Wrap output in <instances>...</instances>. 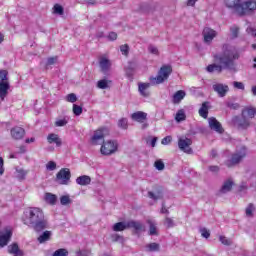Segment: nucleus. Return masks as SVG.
Returning a JSON list of instances; mask_svg holds the SVG:
<instances>
[{"instance_id": "8", "label": "nucleus", "mask_w": 256, "mask_h": 256, "mask_svg": "<svg viewBox=\"0 0 256 256\" xmlns=\"http://www.w3.org/2000/svg\"><path fill=\"white\" fill-rule=\"evenodd\" d=\"M56 181L60 185H69V181H71V171H69V168L61 169L56 175Z\"/></svg>"}, {"instance_id": "1", "label": "nucleus", "mask_w": 256, "mask_h": 256, "mask_svg": "<svg viewBox=\"0 0 256 256\" xmlns=\"http://www.w3.org/2000/svg\"><path fill=\"white\" fill-rule=\"evenodd\" d=\"M241 57L239 50L231 44H224L222 46V53L215 56L216 63L207 66L208 73H221L223 69L233 71L235 69V61Z\"/></svg>"}, {"instance_id": "17", "label": "nucleus", "mask_w": 256, "mask_h": 256, "mask_svg": "<svg viewBox=\"0 0 256 256\" xmlns=\"http://www.w3.org/2000/svg\"><path fill=\"white\" fill-rule=\"evenodd\" d=\"M99 67H100L102 73H107V71H109V69H111V60H109L105 56L100 57Z\"/></svg>"}, {"instance_id": "40", "label": "nucleus", "mask_w": 256, "mask_h": 256, "mask_svg": "<svg viewBox=\"0 0 256 256\" xmlns=\"http://www.w3.org/2000/svg\"><path fill=\"white\" fill-rule=\"evenodd\" d=\"M7 75H9L7 70H0V83L9 82Z\"/></svg>"}, {"instance_id": "9", "label": "nucleus", "mask_w": 256, "mask_h": 256, "mask_svg": "<svg viewBox=\"0 0 256 256\" xmlns=\"http://www.w3.org/2000/svg\"><path fill=\"white\" fill-rule=\"evenodd\" d=\"M192 144H193V141L187 137H180L178 139V147L180 151H183L188 155H191V153H193V149H191Z\"/></svg>"}, {"instance_id": "59", "label": "nucleus", "mask_w": 256, "mask_h": 256, "mask_svg": "<svg viewBox=\"0 0 256 256\" xmlns=\"http://www.w3.org/2000/svg\"><path fill=\"white\" fill-rule=\"evenodd\" d=\"M247 33L249 35H252L253 37H256V29L255 28H251V27L247 28Z\"/></svg>"}, {"instance_id": "32", "label": "nucleus", "mask_w": 256, "mask_h": 256, "mask_svg": "<svg viewBox=\"0 0 256 256\" xmlns=\"http://www.w3.org/2000/svg\"><path fill=\"white\" fill-rule=\"evenodd\" d=\"M185 119H187V115H185V110H178L175 116V120L177 121V123H181V121H185Z\"/></svg>"}, {"instance_id": "37", "label": "nucleus", "mask_w": 256, "mask_h": 256, "mask_svg": "<svg viewBox=\"0 0 256 256\" xmlns=\"http://www.w3.org/2000/svg\"><path fill=\"white\" fill-rule=\"evenodd\" d=\"M148 197L150 199H153L154 201H157L159 199H161V197H163V194L161 192H148Z\"/></svg>"}, {"instance_id": "36", "label": "nucleus", "mask_w": 256, "mask_h": 256, "mask_svg": "<svg viewBox=\"0 0 256 256\" xmlns=\"http://www.w3.org/2000/svg\"><path fill=\"white\" fill-rule=\"evenodd\" d=\"M246 217H253L255 213V205L249 204L245 209Z\"/></svg>"}, {"instance_id": "28", "label": "nucleus", "mask_w": 256, "mask_h": 256, "mask_svg": "<svg viewBox=\"0 0 256 256\" xmlns=\"http://www.w3.org/2000/svg\"><path fill=\"white\" fill-rule=\"evenodd\" d=\"M125 229H129V221L127 222H118L113 225V231H125Z\"/></svg>"}, {"instance_id": "19", "label": "nucleus", "mask_w": 256, "mask_h": 256, "mask_svg": "<svg viewBox=\"0 0 256 256\" xmlns=\"http://www.w3.org/2000/svg\"><path fill=\"white\" fill-rule=\"evenodd\" d=\"M9 89H11V85L9 82H0V99L1 101H5V97L9 95Z\"/></svg>"}, {"instance_id": "53", "label": "nucleus", "mask_w": 256, "mask_h": 256, "mask_svg": "<svg viewBox=\"0 0 256 256\" xmlns=\"http://www.w3.org/2000/svg\"><path fill=\"white\" fill-rule=\"evenodd\" d=\"M54 13H57L58 15H63V6L59 4L54 5Z\"/></svg>"}, {"instance_id": "22", "label": "nucleus", "mask_w": 256, "mask_h": 256, "mask_svg": "<svg viewBox=\"0 0 256 256\" xmlns=\"http://www.w3.org/2000/svg\"><path fill=\"white\" fill-rule=\"evenodd\" d=\"M47 141L48 143L50 144H55L56 147H61L63 141L59 138V135L57 134H49L48 137H47Z\"/></svg>"}, {"instance_id": "20", "label": "nucleus", "mask_w": 256, "mask_h": 256, "mask_svg": "<svg viewBox=\"0 0 256 256\" xmlns=\"http://www.w3.org/2000/svg\"><path fill=\"white\" fill-rule=\"evenodd\" d=\"M8 253L13 256H23V250L19 249V245L17 243H12L8 246Z\"/></svg>"}, {"instance_id": "35", "label": "nucleus", "mask_w": 256, "mask_h": 256, "mask_svg": "<svg viewBox=\"0 0 256 256\" xmlns=\"http://www.w3.org/2000/svg\"><path fill=\"white\" fill-rule=\"evenodd\" d=\"M247 115V117H249V119H253V117H255V114H256V108H253V107H250V108H247L243 111V115Z\"/></svg>"}, {"instance_id": "18", "label": "nucleus", "mask_w": 256, "mask_h": 256, "mask_svg": "<svg viewBox=\"0 0 256 256\" xmlns=\"http://www.w3.org/2000/svg\"><path fill=\"white\" fill-rule=\"evenodd\" d=\"M233 185H235V183L232 179L225 180L219 190L220 195H225L226 193L231 192V189H233Z\"/></svg>"}, {"instance_id": "54", "label": "nucleus", "mask_w": 256, "mask_h": 256, "mask_svg": "<svg viewBox=\"0 0 256 256\" xmlns=\"http://www.w3.org/2000/svg\"><path fill=\"white\" fill-rule=\"evenodd\" d=\"M219 241L221 242L222 245H231V240H229L225 236H220Z\"/></svg>"}, {"instance_id": "23", "label": "nucleus", "mask_w": 256, "mask_h": 256, "mask_svg": "<svg viewBox=\"0 0 256 256\" xmlns=\"http://www.w3.org/2000/svg\"><path fill=\"white\" fill-rule=\"evenodd\" d=\"M44 201L47 205H56L57 203V195L53 193L46 192L44 194Z\"/></svg>"}, {"instance_id": "10", "label": "nucleus", "mask_w": 256, "mask_h": 256, "mask_svg": "<svg viewBox=\"0 0 256 256\" xmlns=\"http://www.w3.org/2000/svg\"><path fill=\"white\" fill-rule=\"evenodd\" d=\"M224 3L228 9H233L238 15L243 13V2L241 0H224Z\"/></svg>"}, {"instance_id": "58", "label": "nucleus", "mask_w": 256, "mask_h": 256, "mask_svg": "<svg viewBox=\"0 0 256 256\" xmlns=\"http://www.w3.org/2000/svg\"><path fill=\"white\" fill-rule=\"evenodd\" d=\"M57 63V57H50L47 60L46 65H55Z\"/></svg>"}, {"instance_id": "46", "label": "nucleus", "mask_w": 256, "mask_h": 256, "mask_svg": "<svg viewBox=\"0 0 256 256\" xmlns=\"http://www.w3.org/2000/svg\"><path fill=\"white\" fill-rule=\"evenodd\" d=\"M154 167L158 171H163V169H165V163H163L161 160H156L155 163H154Z\"/></svg>"}, {"instance_id": "64", "label": "nucleus", "mask_w": 256, "mask_h": 256, "mask_svg": "<svg viewBox=\"0 0 256 256\" xmlns=\"http://www.w3.org/2000/svg\"><path fill=\"white\" fill-rule=\"evenodd\" d=\"M252 93H253V95H256V86L252 87Z\"/></svg>"}, {"instance_id": "51", "label": "nucleus", "mask_w": 256, "mask_h": 256, "mask_svg": "<svg viewBox=\"0 0 256 256\" xmlns=\"http://www.w3.org/2000/svg\"><path fill=\"white\" fill-rule=\"evenodd\" d=\"M148 51L149 53H151V55H159V48H157V46H154V45L148 46Z\"/></svg>"}, {"instance_id": "33", "label": "nucleus", "mask_w": 256, "mask_h": 256, "mask_svg": "<svg viewBox=\"0 0 256 256\" xmlns=\"http://www.w3.org/2000/svg\"><path fill=\"white\" fill-rule=\"evenodd\" d=\"M60 203L61 205L67 206L71 205L73 203V200L71 199V196H69V194H66L60 197Z\"/></svg>"}, {"instance_id": "47", "label": "nucleus", "mask_w": 256, "mask_h": 256, "mask_svg": "<svg viewBox=\"0 0 256 256\" xmlns=\"http://www.w3.org/2000/svg\"><path fill=\"white\" fill-rule=\"evenodd\" d=\"M232 85L234 89H240V91H245V84H243V82L234 81Z\"/></svg>"}, {"instance_id": "3", "label": "nucleus", "mask_w": 256, "mask_h": 256, "mask_svg": "<svg viewBox=\"0 0 256 256\" xmlns=\"http://www.w3.org/2000/svg\"><path fill=\"white\" fill-rule=\"evenodd\" d=\"M171 73H173V67L171 65H163L156 77H150V83L152 85H161V83H165L169 79Z\"/></svg>"}, {"instance_id": "45", "label": "nucleus", "mask_w": 256, "mask_h": 256, "mask_svg": "<svg viewBox=\"0 0 256 256\" xmlns=\"http://www.w3.org/2000/svg\"><path fill=\"white\" fill-rule=\"evenodd\" d=\"M73 113H74V115L79 117V115H81V113H83V108L77 104H74L73 105Z\"/></svg>"}, {"instance_id": "63", "label": "nucleus", "mask_w": 256, "mask_h": 256, "mask_svg": "<svg viewBox=\"0 0 256 256\" xmlns=\"http://www.w3.org/2000/svg\"><path fill=\"white\" fill-rule=\"evenodd\" d=\"M156 144H157V137H154V138L151 140V147H155Z\"/></svg>"}, {"instance_id": "7", "label": "nucleus", "mask_w": 256, "mask_h": 256, "mask_svg": "<svg viewBox=\"0 0 256 256\" xmlns=\"http://www.w3.org/2000/svg\"><path fill=\"white\" fill-rule=\"evenodd\" d=\"M11 237H13V229L11 227H5L0 230V247H7L11 243Z\"/></svg>"}, {"instance_id": "52", "label": "nucleus", "mask_w": 256, "mask_h": 256, "mask_svg": "<svg viewBox=\"0 0 256 256\" xmlns=\"http://www.w3.org/2000/svg\"><path fill=\"white\" fill-rule=\"evenodd\" d=\"M118 127H121V129H127L128 127L127 119L125 118L120 119L118 122Z\"/></svg>"}, {"instance_id": "61", "label": "nucleus", "mask_w": 256, "mask_h": 256, "mask_svg": "<svg viewBox=\"0 0 256 256\" xmlns=\"http://www.w3.org/2000/svg\"><path fill=\"white\" fill-rule=\"evenodd\" d=\"M239 191H240V192L247 191V184H246V183H242V184L239 186Z\"/></svg>"}, {"instance_id": "13", "label": "nucleus", "mask_w": 256, "mask_h": 256, "mask_svg": "<svg viewBox=\"0 0 256 256\" xmlns=\"http://www.w3.org/2000/svg\"><path fill=\"white\" fill-rule=\"evenodd\" d=\"M10 135L12 139L19 141L25 137V129L19 126H15L10 130Z\"/></svg>"}, {"instance_id": "38", "label": "nucleus", "mask_w": 256, "mask_h": 256, "mask_svg": "<svg viewBox=\"0 0 256 256\" xmlns=\"http://www.w3.org/2000/svg\"><path fill=\"white\" fill-rule=\"evenodd\" d=\"M238 35H239V27L232 26L230 28V38L231 39H237Z\"/></svg>"}, {"instance_id": "12", "label": "nucleus", "mask_w": 256, "mask_h": 256, "mask_svg": "<svg viewBox=\"0 0 256 256\" xmlns=\"http://www.w3.org/2000/svg\"><path fill=\"white\" fill-rule=\"evenodd\" d=\"M212 89L219 97H225L229 93V86L227 84L216 83L212 86Z\"/></svg>"}, {"instance_id": "2", "label": "nucleus", "mask_w": 256, "mask_h": 256, "mask_svg": "<svg viewBox=\"0 0 256 256\" xmlns=\"http://www.w3.org/2000/svg\"><path fill=\"white\" fill-rule=\"evenodd\" d=\"M24 225L32 227L35 231H43L49 227V223L45 219L43 210L38 207H30L24 211L23 215Z\"/></svg>"}, {"instance_id": "5", "label": "nucleus", "mask_w": 256, "mask_h": 256, "mask_svg": "<svg viewBox=\"0 0 256 256\" xmlns=\"http://www.w3.org/2000/svg\"><path fill=\"white\" fill-rule=\"evenodd\" d=\"M247 156V148L242 146L237 148L235 153L232 155L231 159L226 162L227 167H233V165H237V163H241L243 159Z\"/></svg>"}, {"instance_id": "39", "label": "nucleus", "mask_w": 256, "mask_h": 256, "mask_svg": "<svg viewBox=\"0 0 256 256\" xmlns=\"http://www.w3.org/2000/svg\"><path fill=\"white\" fill-rule=\"evenodd\" d=\"M67 123H69V118L64 117L62 119L56 120L55 125H56V127H65V125H67Z\"/></svg>"}, {"instance_id": "16", "label": "nucleus", "mask_w": 256, "mask_h": 256, "mask_svg": "<svg viewBox=\"0 0 256 256\" xmlns=\"http://www.w3.org/2000/svg\"><path fill=\"white\" fill-rule=\"evenodd\" d=\"M151 87V83H144L139 82L138 83V91L142 97H149L151 95V92L149 91Z\"/></svg>"}, {"instance_id": "31", "label": "nucleus", "mask_w": 256, "mask_h": 256, "mask_svg": "<svg viewBox=\"0 0 256 256\" xmlns=\"http://www.w3.org/2000/svg\"><path fill=\"white\" fill-rule=\"evenodd\" d=\"M149 235H157V222L155 220H148Z\"/></svg>"}, {"instance_id": "25", "label": "nucleus", "mask_w": 256, "mask_h": 256, "mask_svg": "<svg viewBox=\"0 0 256 256\" xmlns=\"http://www.w3.org/2000/svg\"><path fill=\"white\" fill-rule=\"evenodd\" d=\"M76 183L77 185H81V186L91 185V177L88 175L79 176L76 179Z\"/></svg>"}, {"instance_id": "62", "label": "nucleus", "mask_w": 256, "mask_h": 256, "mask_svg": "<svg viewBox=\"0 0 256 256\" xmlns=\"http://www.w3.org/2000/svg\"><path fill=\"white\" fill-rule=\"evenodd\" d=\"M210 171H212L213 173H217V171H219V167L217 166H210Z\"/></svg>"}, {"instance_id": "42", "label": "nucleus", "mask_w": 256, "mask_h": 256, "mask_svg": "<svg viewBox=\"0 0 256 256\" xmlns=\"http://www.w3.org/2000/svg\"><path fill=\"white\" fill-rule=\"evenodd\" d=\"M164 225L168 229H171V227H175V220H173V218L166 217L164 220Z\"/></svg>"}, {"instance_id": "24", "label": "nucleus", "mask_w": 256, "mask_h": 256, "mask_svg": "<svg viewBox=\"0 0 256 256\" xmlns=\"http://www.w3.org/2000/svg\"><path fill=\"white\" fill-rule=\"evenodd\" d=\"M133 121H137L138 123H143V121H145V119H147V113L145 112H135L131 115Z\"/></svg>"}, {"instance_id": "30", "label": "nucleus", "mask_w": 256, "mask_h": 256, "mask_svg": "<svg viewBox=\"0 0 256 256\" xmlns=\"http://www.w3.org/2000/svg\"><path fill=\"white\" fill-rule=\"evenodd\" d=\"M98 89H109L111 87V80L102 79L97 82Z\"/></svg>"}, {"instance_id": "29", "label": "nucleus", "mask_w": 256, "mask_h": 256, "mask_svg": "<svg viewBox=\"0 0 256 256\" xmlns=\"http://www.w3.org/2000/svg\"><path fill=\"white\" fill-rule=\"evenodd\" d=\"M185 91L179 90L173 95V103H181L185 99Z\"/></svg>"}, {"instance_id": "60", "label": "nucleus", "mask_w": 256, "mask_h": 256, "mask_svg": "<svg viewBox=\"0 0 256 256\" xmlns=\"http://www.w3.org/2000/svg\"><path fill=\"white\" fill-rule=\"evenodd\" d=\"M197 1L199 0H187L186 5L187 7H195V4L197 3Z\"/></svg>"}, {"instance_id": "15", "label": "nucleus", "mask_w": 256, "mask_h": 256, "mask_svg": "<svg viewBox=\"0 0 256 256\" xmlns=\"http://www.w3.org/2000/svg\"><path fill=\"white\" fill-rule=\"evenodd\" d=\"M242 9H243V12H240V15H247V13H249V11H255L256 1L249 0L246 2H242Z\"/></svg>"}, {"instance_id": "27", "label": "nucleus", "mask_w": 256, "mask_h": 256, "mask_svg": "<svg viewBox=\"0 0 256 256\" xmlns=\"http://www.w3.org/2000/svg\"><path fill=\"white\" fill-rule=\"evenodd\" d=\"M199 115L200 117H203V119H207L209 115V102H204L199 109Z\"/></svg>"}, {"instance_id": "41", "label": "nucleus", "mask_w": 256, "mask_h": 256, "mask_svg": "<svg viewBox=\"0 0 256 256\" xmlns=\"http://www.w3.org/2000/svg\"><path fill=\"white\" fill-rule=\"evenodd\" d=\"M67 255H69V251H67V249L65 248H60L52 254V256H67Z\"/></svg>"}, {"instance_id": "50", "label": "nucleus", "mask_w": 256, "mask_h": 256, "mask_svg": "<svg viewBox=\"0 0 256 256\" xmlns=\"http://www.w3.org/2000/svg\"><path fill=\"white\" fill-rule=\"evenodd\" d=\"M46 169H47V171H55L57 169V164L53 161H49L46 164Z\"/></svg>"}, {"instance_id": "55", "label": "nucleus", "mask_w": 256, "mask_h": 256, "mask_svg": "<svg viewBox=\"0 0 256 256\" xmlns=\"http://www.w3.org/2000/svg\"><path fill=\"white\" fill-rule=\"evenodd\" d=\"M173 141V137L171 136H166L165 138L162 139L161 144L162 145H169Z\"/></svg>"}, {"instance_id": "49", "label": "nucleus", "mask_w": 256, "mask_h": 256, "mask_svg": "<svg viewBox=\"0 0 256 256\" xmlns=\"http://www.w3.org/2000/svg\"><path fill=\"white\" fill-rule=\"evenodd\" d=\"M200 233L201 236L204 237V239H209V237H211V232L207 230V228H201Z\"/></svg>"}, {"instance_id": "44", "label": "nucleus", "mask_w": 256, "mask_h": 256, "mask_svg": "<svg viewBox=\"0 0 256 256\" xmlns=\"http://www.w3.org/2000/svg\"><path fill=\"white\" fill-rule=\"evenodd\" d=\"M120 51H121L122 55H124V57H128L129 56V45H127V44L121 45Z\"/></svg>"}, {"instance_id": "14", "label": "nucleus", "mask_w": 256, "mask_h": 256, "mask_svg": "<svg viewBox=\"0 0 256 256\" xmlns=\"http://www.w3.org/2000/svg\"><path fill=\"white\" fill-rule=\"evenodd\" d=\"M208 124L212 131H216V133H223V126H221V123L217 120V118L210 117L208 119Z\"/></svg>"}, {"instance_id": "4", "label": "nucleus", "mask_w": 256, "mask_h": 256, "mask_svg": "<svg viewBox=\"0 0 256 256\" xmlns=\"http://www.w3.org/2000/svg\"><path fill=\"white\" fill-rule=\"evenodd\" d=\"M119 149V143L115 140H106L103 141L100 148L101 155L109 157L110 155H115Z\"/></svg>"}, {"instance_id": "56", "label": "nucleus", "mask_w": 256, "mask_h": 256, "mask_svg": "<svg viewBox=\"0 0 256 256\" xmlns=\"http://www.w3.org/2000/svg\"><path fill=\"white\" fill-rule=\"evenodd\" d=\"M107 39L109 41H117V33L115 32H110L107 36Z\"/></svg>"}, {"instance_id": "21", "label": "nucleus", "mask_w": 256, "mask_h": 256, "mask_svg": "<svg viewBox=\"0 0 256 256\" xmlns=\"http://www.w3.org/2000/svg\"><path fill=\"white\" fill-rule=\"evenodd\" d=\"M28 173H29V170H26V169L21 168V167H16L15 177L19 181H25V178L27 177Z\"/></svg>"}, {"instance_id": "57", "label": "nucleus", "mask_w": 256, "mask_h": 256, "mask_svg": "<svg viewBox=\"0 0 256 256\" xmlns=\"http://www.w3.org/2000/svg\"><path fill=\"white\" fill-rule=\"evenodd\" d=\"M76 255L77 256H90L91 255V252L87 251V250H79L76 252Z\"/></svg>"}, {"instance_id": "48", "label": "nucleus", "mask_w": 256, "mask_h": 256, "mask_svg": "<svg viewBox=\"0 0 256 256\" xmlns=\"http://www.w3.org/2000/svg\"><path fill=\"white\" fill-rule=\"evenodd\" d=\"M66 101H68V103H75L77 101V95H75V93H70L66 96Z\"/></svg>"}, {"instance_id": "6", "label": "nucleus", "mask_w": 256, "mask_h": 256, "mask_svg": "<svg viewBox=\"0 0 256 256\" xmlns=\"http://www.w3.org/2000/svg\"><path fill=\"white\" fill-rule=\"evenodd\" d=\"M109 135V129L107 128H100L94 131L92 137L90 138L91 145H101L105 138Z\"/></svg>"}, {"instance_id": "26", "label": "nucleus", "mask_w": 256, "mask_h": 256, "mask_svg": "<svg viewBox=\"0 0 256 256\" xmlns=\"http://www.w3.org/2000/svg\"><path fill=\"white\" fill-rule=\"evenodd\" d=\"M128 229H134L135 231H145V226L141 222L128 221Z\"/></svg>"}, {"instance_id": "43", "label": "nucleus", "mask_w": 256, "mask_h": 256, "mask_svg": "<svg viewBox=\"0 0 256 256\" xmlns=\"http://www.w3.org/2000/svg\"><path fill=\"white\" fill-rule=\"evenodd\" d=\"M147 251H159V244L157 243H150L146 245Z\"/></svg>"}, {"instance_id": "11", "label": "nucleus", "mask_w": 256, "mask_h": 256, "mask_svg": "<svg viewBox=\"0 0 256 256\" xmlns=\"http://www.w3.org/2000/svg\"><path fill=\"white\" fill-rule=\"evenodd\" d=\"M202 37L204 39V43L211 45V43H213V39L217 37V32L210 27H205L202 32Z\"/></svg>"}, {"instance_id": "34", "label": "nucleus", "mask_w": 256, "mask_h": 256, "mask_svg": "<svg viewBox=\"0 0 256 256\" xmlns=\"http://www.w3.org/2000/svg\"><path fill=\"white\" fill-rule=\"evenodd\" d=\"M51 239V231H45L42 235L38 238L39 243H45Z\"/></svg>"}]
</instances>
